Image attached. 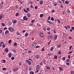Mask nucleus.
<instances>
[{"label": "nucleus", "instance_id": "nucleus-1", "mask_svg": "<svg viewBox=\"0 0 74 74\" xmlns=\"http://www.w3.org/2000/svg\"><path fill=\"white\" fill-rule=\"evenodd\" d=\"M40 69V66L39 65H37L36 66V70L37 71V73L38 72L39 70Z\"/></svg>", "mask_w": 74, "mask_h": 74}, {"label": "nucleus", "instance_id": "nucleus-2", "mask_svg": "<svg viewBox=\"0 0 74 74\" xmlns=\"http://www.w3.org/2000/svg\"><path fill=\"white\" fill-rule=\"evenodd\" d=\"M8 29L11 32H14V28L12 27H9Z\"/></svg>", "mask_w": 74, "mask_h": 74}, {"label": "nucleus", "instance_id": "nucleus-3", "mask_svg": "<svg viewBox=\"0 0 74 74\" xmlns=\"http://www.w3.org/2000/svg\"><path fill=\"white\" fill-rule=\"evenodd\" d=\"M26 62H27V63H28L29 65H31V64H32V63L31 62V61H30V60H26Z\"/></svg>", "mask_w": 74, "mask_h": 74}, {"label": "nucleus", "instance_id": "nucleus-4", "mask_svg": "<svg viewBox=\"0 0 74 74\" xmlns=\"http://www.w3.org/2000/svg\"><path fill=\"white\" fill-rule=\"evenodd\" d=\"M28 18L25 16H24L23 17V19L22 20L23 21H27Z\"/></svg>", "mask_w": 74, "mask_h": 74}, {"label": "nucleus", "instance_id": "nucleus-5", "mask_svg": "<svg viewBox=\"0 0 74 74\" xmlns=\"http://www.w3.org/2000/svg\"><path fill=\"white\" fill-rule=\"evenodd\" d=\"M35 46H36V43H33L31 44V46L32 47H33L34 48V47Z\"/></svg>", "mask_w": 74, "mask_h": 74}, {"label": "nucleus", "instance_id": "nucleus-6", "mask_svg": "<svg viewBox=\"0 0 74 74\" xmlns=\"http://www.w3.org/2000/svg\"><path fill=\"white\" fill-rule=\"evenodd\" d=\"M18 70V68H15L13 69V71L14 72H16V71H17Z\"/></svg>", "mask_w": 74, "mask_h": 74}, {"label": "nucleus", "instance_id": "nucleus-7", "mask_svg": "<svg viewBox=\"0 0 74 74\" xmlns=\"http://www.w3.org/2000/svg\"><path fill=\"white\" fill-rule=\"evenodd\" d=\"M40 36L41 37H44V34H43V33H41L40 34Z\"/></svg>", "mask_w": 74, "mask_h": 74}, {"label": "nucleus", "instance_id": "nucleus-8", "mask_svg": "<svg viewBox=\"0 0 74 74\" xmlns=\"http://www.w3.org/2000/svg\"><path fill=\"white\" fill-rule=\"evenodd\" d=\"M40 55H36V59H40Z\"/></svg>", "mask_w": 74, "mask_h": 74}, {"label": "nucleus", "instance_id": "nucleus-9", "mask_svg": "<svg viewBox=\"0 0 74 74\" xmlns=\"http://www.w3.org/2000/svg\"><path fill=\"white\" fill-rule=\"evenodd\" d=\"M5 51L6 52V53H8V49L7 48H6V49H5Z\"/></svg>", "mask_w": 74, "mask_h": 74}, {"label": "nucleus", "instance_id": "nucleus-10", "mask_svg": "<svg viewBox=\"0 0 74 74\" xmlns=\"http://www.w3.org/2000/svg\"><path fill=\"white\" fill-rule=\"evenodd\" d=\"M71 29L69 31L70 32H72V30H74V27H72L71 28Z\"/></svg>", "mask_w": 74, "mask_h": 74}, {"label": "nucleus", "instance_id": "nucleus-11", "mask_svg": "<svg viewBox=\"0 0 74 74\" xmlns=\"http://www.w3.org/2000/svg\"><path fill=\"white\" fill-rule=\"evenodd\" d=\"M27 16H28L29 18H30V16H31V14H30L29 13H28L27 14Z\"/></svg>", "mask_w": 74, "mask_h": 74}, {"label": "nucleus", "instance_id": "nucleus-12", "mask_svg": "<svg viewBox=\"0 0 74 74\" xmlns=\"http://www.w3.org/2000/svg\"><path fill=\"white\" fill-rule=\"evenodd\" d=\"M58 37V36L57 35H55L54 36V40H56V39H57V38Z\"/></svg>", "mask_w": 74, "mask_h": 74}, {"label": "nucleus", "instance_id": "nucleus-13", "mask_svg": "<svg viewBox=\"0 0 74 74\" xmlns=\"http://www.w3.org/2000/svg\"><path fill=\"white\" fill-rule=\"evenodd\" d=\"M59 69L60 70V71H63V67H59Z\"/></svg>", "mask_w": 74, "mask_h": 74}, {"label": "nucleus", "instance_id": "nucleus-14", "mask_svg": "<svg viewBox=\"0 0 74 74\" xmlns=\"http://www.w3.org/2000/svg\"><path fill=\"white\" fill-rule=\"evenodd\" d=\"M3 18V15H0V20H1Z\"/></svg>", "mask_w": 74, "mask_h": 74}, {"label": "nucleus", "instance_id": "nucleus-15", "mask_svg": "<svg viewBox=\"0 0 74 74\" xmlns=\"http://www.w3.org/2000/svg\"><path fill=\"white\" fill-rule=\"evenodd\" d=\"M16 22H17V21L16 20H14L13 21V23H14L15 24Z\"/></svg>", "mask_w": 74, "mask_h": 74}, {"label": "nucleus", "instance_id": "nucleus-16", "mask_svg": "<svg viewBox=\"0 0 74 74\" xmlns=\"http://www.w3.org/2000/svg\"><path fill=\"white\" fill-rule=\"evenodd\" d=\"M8 33H9V31H8L6 30L5 31V34H7Z\"/></svg>", "mask_w": 74, "mask_h": 74}, {"label": "nucleus", "instance_id": "nucleus-17", "mask_svg": "<svg viewBox=\"0 0 74 74\" xmlns=\"http://www.w3.org/2000/svg\"><path fill=\"white\" fill-rule=\"evenodd\" d=\"M54 49V48L53 47H52L51 48L50 51H52L53 49Z\"/></svg>", "mask_w": 74, "mask_h": 74}, {"label": "nucleus", "instance_id": "nucleus-18", "mask_svg": "<svg viewBox=\"0 0 74 74\" xmlns=\"http://www.w3.org/2000/svg\"><path fill=\"white\" fill-rule=\"evenodd\" d=\"M46 69H49V70H50L51 69V67L46 66Z\"/></svg>", "mask_w": 74, "mask_h": 74}, {"label": "nucleus", "instance_id": "nucleus-19", "mask_svg": "<svg viewBox=\"0 0 74 74\" xmlns=\"http://www.w3.org/2000/svg\"><path fill=\"white\" fill-rule=\"evenodd\" d=\"M40 4H43V1L42 0L40 1Z\"/></svg>", "mask_w": 74, "mask_h": 74}, {"label": "nucleus", "instance_id": "nucleus-20", "mask_svg": "<svg viewBox=\"0 0 74 74\" xmlns=\"http://www.w3.org/2000/svg\"><path fill=\"white\" fill-rule=\"evenodd\" d=\"M8 56L9 57V58L11 57V56H12V55L11 54V53H9V54H8Z\"/></svg>", "mask_w": 74, "mask_h": 74}, {"label": "nucleus", "instance_id": "nucleus-21", "mask_svg": "<svg viewBox=\"0 0 74 74\" xmlns=\"http://www.w3.org/2000/svg\"><path fill=\"white\" fill-rule=\"evenodd\" d=\"M29 74H34V72L32 71H31L29 72Z\"/></svg>", "mask_w": 74, "mask_h": 74}, {"label": "nucleus", "instance_id": "nucleus-22", "mask_svg": "<svg viewBox=\"0 0 74 74\" xmlns=\"http://www.w3.org/2000/svg\"><path fill=\"white\" fill-rule=\"evenodd\" d=\"M57 47H58V48H60V47H61V45H57Z\"/></svg>", "mask_w": 74, "mask_h": 74}, {"label": "nucleus", "instance_id": "nucleus-23", "mask_svg": "<svg viewBox=\"0 0 74 74\" xmlns=\"http://www.w3.org/2000/svg\"><path fill=\"white\" fill-rule=\"evenodd\" d=\"M43 16H44V14H41L40 15V18H42V17Z\"/></svg>", "mask_w": 74, "mask_h": 74}, {"label": "nucleus", "instance_id": "nucleus-24", "mask_svg": "<svg viewBox=\"0 0 74 74\" xmlns=\"http://www.w3.org/2000/svg\"><path fill=\"white\" fill-rule=\"evenodd\" d=\"M28 35H29V34L27 33H26L25 34V37H27V36H28Z\"/></svg>", "mask_w": 74, "mask_h": 74}, {"label": "nucleus", "instance_id": "nucleus-25", "mask_svg": "<svg viewBox=\"0 0 74 74\" xmlns=\"http://www.w3.org/2000/svg\"><path fill=\"white\" fill-rule=\"evenodd\" d=\"M58 58V56H56V55H55L54 56V59H57Z\"/></svg>", "mask_w": 74, "mask_h": 74}, {"label": "nucleus", "instance_id": "nucleus-26", "mask_svg": "<svg viewBox=\"0 0 74 74\" xmlns=\"http://www.w3.org/2000/svg\"><path fill=\"white\" fill-rule=\"evenodd\" d=\"M40 65H41V66H43V65L44 64V63L42 62H41L40 63Z\"/></svg>", "mask_w": 74, "mask_h": 74}, {"label": "nucleus", "instance_id": "nucleus-27", "mask_svg": "<svg viewBox=\"0 0 74 74\" xmlns=\"http://www.w3.org/2000/svg\"><path fill=\"white\" fill-rule=\"evenodd\" d=\"M62 59L63 61L65 60V59H66V57H64L62 58Z\"/></svg>", "mask_w": 74, "mask_h": 74}, {"label": "nucleus", "instance_id": "nucleus-28", "mask_svg": "<svg viewBox=\"0 0 74 74\" xmlns=\"http://www.w3.org/2000/svg\"><path fill=\"white\" fill-rule=\"evenodd\" d=\"M58 54L59 55H62V52H61V51H59L58 52Z\"/></svg>", "mask_w": 74, "mask_h": 74}, {"label": "nucleus", "instance_id": "nucleus-29", "mask_svg": "<svg viewBox=\"0 0 74 74\" xmlns=\"http://www.w3.org/2000/svg\"><path fill=\"white\" fill-rule=\"evenodd\" d=\"M17 44V43H16V42L14 43V47L15 46H16Z\"/></svg>", "mask_w": 74, "mask_h": 74}, {"label": "nucleus", "instance_id": "nucleus-30", "mask_svg": "<svg viewBox=\"0 0 74 74\" xmlns=\"http://www.w3.org/2000/svg\"><path fill=\"white\" fill-rule=\"evenodd\" d=\"M65 3H66V4H69V1H65Z\"/></svg>", "mask_w": 74, "mask_h": 74}, {"label": "nucleus", "instance_id": "nucleus-31", "mask_svg": "<svg viewBox=\"0 0 74 74\" xmlns=\"http://www.w3.org/2000/svg\"><path fill=\"white\" fill-rule=\"evenodd\" d=\"M15 16H19V13H16L15 14Z\"/></svg>", "mask_w": 74, "mask_h": 74}, {"label": "nucleus", "instance_id": "nucleus-32", "mask_svg": "<svg viewBox=\"0 0 74 74\" xmlns=\"http://www.w3.org/2000/svg\"><path fill=\"white\" fill-rule=\"evenodd\" d=\"M51 20L52 21H54V18L53 17H51Z\"/></svg>", "mask_w": 74, "mask_h": 74}, {"label": "nucleus", "instance_id": "nucleus-33", "mask_svg": "<svg viewBox=\"0 0 74 74\" xmlns=\"http://www.w3.org/2000/svg\"><path fill=\"white\" fill-rule=\"evenodd\" d=\"M23 10H24V11L25 12H28V11L26 10V9H24Z\"/></svg>", "mask_w": 74, "mask_h": 74}, {"label": "nucleus", "instance_id": "nucleus-34", "mask_svg": "<svg viewBox=\"0 0 74 74\" xmlns=\"http://www.w3.org/2000/svg\"><path fill=\"white\" fill-rule=\"evenodd\" d=\"M37 26L38 27H41V25H40V24L37 23Z\"/></svg>", "mask_w": 74, "mask_h": 74}, {"label": "nucleus", "instance_id": "nucleus-35", "mask_svg": "<svg viewBox=\"0 0 74 74\" xmlns=\"http://www.w3.org/2000/svg\"><path fill=\"white\" fill-rule=\"evenodd\" d=\"M2 47V48H4L5 47V46L4 45V44H3Z\"/></svg>", "mask_w": 74, "mask_h": 74}, {"label": "nucleus", "instance_id": "nucleus-36", "mask_svg": "<svg viewBox=\"0 0 74 74\" xmlns=\"http://www.w3.org/2000/svg\"><path fill=\"white\" fill-rule=\"evenodd\" d=\"M67 27L68 29H70V28H71V27H70V25H68L67 26Z\"/></svg>", "mask_w": 74, "mask_h": 74}, {"label": "nucleus", "instance_id": "nucleus-37", "mask_svg": "<svg viewBox=\"0 0 74 74\" xmlns=\"http://www.w3.org/2000/svg\"><path fill=\"white\" fill-rule=\"evenodd\" d=\"M47 22H48V23H51V24H52V23H51V21H47Z\"/></svg>", "mask_w": 74, "mask_h": 74}, {"label": "nucleus", "instance_id": "nucleus-38", "mask_svg": "<svg viewBox=\"0 0 74 74\" xmlns=\"http://www.w3.org/2000/svg\"><path fill=\"white\" fill-rule=\"evenodd\" d=\"M3 44L2 43H0V47H1L3 45Z\"/></svg>", "mask_w": 74, "mask_h": 74}, {"label": "nucleus", "instance_id": "nucleus-39", "mask_svg": "<svg viewBox=\"0 0 74 74\" xmlns=\"http://www.w3.org/2000/svg\"><path fill=\"white\" fill-rule=\"evenodd\" d=\"M11 40H10L8 41L9 44H11Z\"/></svg>", "mask_w": 74, "mask_h": 74}, {"label": "nucleus", "instance_id": "nucleus-40", "mask_svg": "<svg viewBox=\"0 0 74 74\" xmlns=\"http://www.w3.org/2000/svg\"><path fill=\"white\" fill-rule=\"evenodd\" d=\"M42 62H43V63H45V64H46L45 62V59H43L42 60Z\"/></svg>", "mask_w": 74, "mask_h": 74}, {"label": "nucleus", "instance_id": "nucleus-41", "mask_svg": "<svg viewBox=\"0 0 74 74\" xmlns=\"http://www.w3.org/2000/svg\"><path fill=\"white\" fill-rule=\"evenodd\" d=\"M2 26H5V24L3 23H2Z\"/></svg>", "mask_w": 74, "mask_h": 74}, {"label": "nucleus", "instance_id": "nucleus-42", "mask_svg": "<svg viewBox=\"0 0 74 74\" xmlns=\"http://www.w3.org/2000/svg\"><path fill=\"white\" fill-rule=\"evenodd\" d=\"M3 33V30H0V34H1Z\"/></svg>", "mask_w": 74, "mask_h": 74}, {"label": "nucleus", "instance_id": "nucleus-43", "mask_svg": "<svg viewBox=\"0 0 74 74\" xmlns=\"http://www.w3.org/2000/svg\"><path fill=\"white\" fill-rule=\"evenodd\" d=\"M35 21V20H32L31 22H32V23H34V21Z\"/></svg>", "mask_w": 74, "mask_h": 74}, {"label": "nucleus", "instance_id": "nucleus-44", "mask_svg": "<svg viewBox=\"0 0 74 74\" xmlns=\"http://www.w3.org/2000/svg\"><path fill=\"white\" fill-rule=\"evenodd\" d=\"M42 51H45V50H44V47H43L42 49Z\"/></svg>", "mask_w": 74, "mask_h": 74}, {"label": "nucleus", "instance_id": "nucleus-45", "mask_svg": "<svg viewBox=\"0 0 74 74\" xmlns=\"http://www.w3.org/2000/svg\"><path fill=\"white\" fill-rule=\"evenodd\" d=\"M71 74H73L74 72V71H71Z\"/></svg>", "mask_w": 74, "mask_h": 74}, {"label": "nucleus", "instance_id": "nucleus-46", "mask_svg": "<svg viewBox=\"0 0 74 74\" xmlns=\"http://www.w3.org/2000/svg\"><path fill=\"white\" fill-rule=\"evenodd\" d=\"M12 24V23H11V22H10L9 23V25H10V26H11Z\"/></svg>", "mask_w": 74, "mask_h": 74}, {"label": "nucleus", "instance_id": "nucleus-47", "mask_svg": "<svg viewBox=\"0 0 74 74\" xmlns=\"http://www.w3.org/2000/svg\"><path fill=\"white\" fill-rule=\"evenodd\" d=\"M3 63H5V60H3Z\"/></svg>", "mask_w": 74, "mask_h": 74}, {"label": "nucleus", "instance_id": "nucleus-48", "mask_svg": "<svg viewBox=\"0 0 74 74\" xmlns=\"http://www.w3.org/2000/svg\"><path fill=\"white\" fill-rule=\"evenodd\" d=\"M47 29L48 31H49V30H50V28L49 27L47 28Z\"/></svg>", "mask_w": 74, "mask_h": 74}, {"label": "nucleus", "instance_id": "nucleus-49", "mask_svg": "<svg viewBox=\"0 0 74 74\" xmlns=\"http://www.w3.org/2000/svg\"><path fill=\"white\" fill-rule=\"evenodd\" d=\"M66 62H69V59H67L66 60Z\"/></svg>", "mask_w": 74, "mask_h": 74}, {"label": "nucleus", "instance_id": "nucleus-50", "mask_svg": "<svg viewBox=\"0 0 74 74\" xmlns=\"http://www.w3.org/2000/svg\"><path fill=\"white\" fill-rule=\"evenodd\" d=\"M14 57H12V58H11V60H14Z\"/></svg>", "mask_w": 74, "mask_h": 74}, {"label": "nucleus", "instance_id": "nucleus-51", "mask_svg": "<svg viewBox=\"0 0 74 74\" xmlns=\"http://www.w3.org/2000/svg\"><path fill=\"white\" fill-rule=\"evenodd\" d=\"M32 69V68H29V71H31V70Z\"/></svg>", "mask_w": 74, "mask_h": 74}, {"label": "nucleus", "instance_id": "nucleus-52", "mask_svg": "<svg viewBox=\"0 0 74 74\" xmlns=\"http://www.w3.org/2000/svg\"><path fill=\"white\" fill-rule=\"evenodd\" d=\"M57 21L58 22V23H60V21L58 19L57 20Z\"/></svg>", "mask_w": 74, "mask_h": 74}, {"label": "nucleus", "instance_id": "nucleus-53", "mask_svg": "<svg viewBox=\"0 0 74 74\" xmlns=\"http://www.w3.org/2000/svg\"><path fill=\"white\" fill-rule=\"evenodd\" d=\"M2 70H6V68H3L2 69Z\"/></svg>", "mask_w": 74, "mask_h": 74}, {"label": "nucleus", "instance_id": "nucleus-54", "mask_svg": "<svg viewBox=\"0 0 74 74\" xmlns=\"http://www.w3.org/2000/svg\"><path fill=\"white\" fill-rule=\"evenodd\" d=\"M66 64V65H70V63H67V62Z\"/></svg>", "mask_w": 74, "mask_h": 74}, {"label": "nucleus", "instance_id": "nucleus-55", "mask_svg": "<svg viewBox=\"0 0 74 74\" xmlns=\"http://www.w3.org/2000/svg\"><path fill=\"white\" fill-rule=\"evenodd\" d=\"M43 29L44 30H47V28H46V27H44V28H43Z\"/></svg>", "mask_w": 74, "mask_h": 74}, {"label": "nucleus", "instance_id": "nucleus-56", "mask_svg": "<svg viewBox=\"0 0 74 74\" xmlns=\"http://www.w3.org/2000/svg\"><path fill=\"white\" fill-rule=\"evenodd\" d=\"M27 10V11H29V8H27L26 9Z\"/></svg>", "mask_w": 74, "mask_h": 74}, {"label": "nucleus", "instance_id": "nucleus-57", "mask_svg": "<svg viewBox=\"0 0 74 74\" xmlns=\"http://www.w3.org/2000/svg\"><path fill=\"white\" fill-rule=\"evenodd\" d=\"M68 58H69V59H70V56L69 55L68 56Z\"/></svg>", "mask_w": 74, "mask_h": 74}, {"label": "nucleus", "instance_id": "nucleus-58", "mask_svg": "<svg viewBox=\"0 0 74 74\" xmlns=\"http://www.w3.org/2000/svg\"><path fill=\"white\" fill-rule=\"evenodd\" d=\"M67 12H68V13H69L70 12V10H69L68 9L67 10Z\"/></svg>", "mask_w": 74, "mask_h": 74}, {"label": "nucleus", "instance_id": "nucleus-59", "mask_svg": "<svg viewBox=\"0 0 74 74\" xmlns=\"http://www.w3.org/2000/svg\"><path fill=\"white\" fill-rule=\"evenodd\" d=\"M13 52L14 53H15V52H16V51L15 50H13Z\"/></svg>", "mask_w": 74, "mask_h": 74}, {"label": "nucleus", "instance_id": "nucleus-60", "mask_svg": "<svg viewBox=\"0 0 74 74\" xmlns=\"http://www.w3.org/2000/svg\"><path fill=\"white\" fill-rule=\"evenodd\" d=\"M73 52V51H70L69 52V53H68V54H70V53H71Z\"/></svg>", "mask_w": 74, "mask_h": 74}, {"label": "nucleus", "instance_id": "nucleus-61", "mask_svg": "<svg viewBox=\"0 0 74 74\" xmlns=\"http://www.w3.org/2000/svg\"><path fill=\"white\" fill-rule=\"evenodd\" d=\"M56 29H54V33H56V31H55V30Z\"/></svg>", "mask_w": 74, "mask_h": 74}, {"label": "nucleus", "instance_id": "nucleus-62", "mask_svg": "<svg viewBox=\"0 0 74 74\" xmlns=\"http://www.w3.org/2000/svg\"><path fill=\"white\" fill-rule=\"evenodd\" d=\"M31 8H34V7H33V5H31Z\"/></svg>", "mask_w": 74, "mask_h": 74}, {"label": "nucleus", "instance_id": "nucleus-63", "mask_svg": "<svg viewBox=\"0 0 74 74\" xmlns=\"http://www.w3.org/2000/svg\"><path fill=\"white\" fill-rule=\"evenodd\" d=\"M28 53H32V51H28Z\"/></svg>", "mask_w": 74, "mask_h": 74}, {"label": "nucleus", "instance_id": "nucleus-64", "mask_svg": "<svg viewBox=\"0 0 74 74\" xmlns=\"http://www.w3.org/2000/svg\"><path fill=\"white\" fill-rule=\"evenodd\" d=\"M55 12V10H52V12Z\"/></svg>", "mask_w": 74, "mask_h": 74}]
</instances>
